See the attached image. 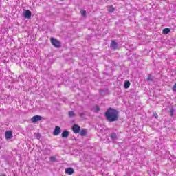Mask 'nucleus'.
<instances>
[{"label": "nucleus", "instance_id": "nucleus-23", "mask_svg": "<svg viewBox=\"0 0 176 176\" xmlns=\"http://www.w3.org/2000/svg\"><path fill=\"white\" fill-rule=\"evenodd\" d=\"M85 113H80V114H79V116H80V118H83L84 116H85Z\"/></svg>", "mask_w": 176, "mask_h": 176}, {"label": "nucleus", "instance_id": "nucleus-21", "mask_svg": "<svg viewBox=\"0 0 176 176\" xmlns=\"http://www.w3.org/2000/svg\"><path fill=\"white\" fill-rule=\"evenodd\" d=\"M147 80H153V78L151 74H148Z\"/></svg>", "mask_w": 176, "mask_h": 176}, {"label": "nucleus", "instance_id": "nucleus-19", "mask_svg": "<svg viewBox=\"0 0 176 176\" xmlns=\"http://www.w3.org/2000/svg\"><path fill=\"white\" fill-rule=\"evenodd\" d=\"M174 109L171 108L170 110V116H174Z\"/></svg>", "mask_w": 176, "mask_h": 176}, {"label": "nucleus", "instance_id": "nucleus-4", "mask_svg": "<svg viewBox=\"0 0 176 176\" xmlns=\"http://www.w3.org/2000/svg\"><path fill=\"white\" fill-rule=\"evenodd\" d=\"M72 131L75 134H78L80 131V126L78 124H74L72 126Z\"/></svg>", "mask_w": 176, "mask_h": 176}, {"label": "nucleus", "instance_id": "nucleus-22", "mask_svg": "<svg viewBox=\"0 0 176 176\" xmlns=\"http://www.w3.org/2000/svg\"><path fill=\"white\" fill-rule=\"evenodd\" d=\"M172 90L173 91L176 92V83L173 86Z\"/></svg>", "mask_w": 176, "mask_h": 176}, {"label": "nucleus", "instance_id": "nucleus-1", "mask_svg": "<svg viewBox=\"0 0 176 176\" xmlns=\"http://www.w3.org/2000/svg\"><path fill=\"white\" fill-rule=\"evenodd\" d=\"M104 116L107 122H109V123L118 122V120H119V111L110 107L105 112Z\"/></svg>", "mask_w": 176, "mask_h": 176}, {"label": "nucleus", "instance_id": "nucleus-16", "mask_svg": "<svg viewBox=\"0 0 176 176\" xmlns=\"http://www.w3.org/2000/svg\"><path fill=\"white\" fill-rule=\"evenodd\" d=\"M114 10H115V8H113L112 6H109V7L108 8V11L110 12H113Z\"/></svg>", "mask_w": 176, "mask_h": 176}, {"label": "nucleus", "instance_id": "nucleus-2", "mask_svg": "<svg viewBox=\"0 0 176 176\" xmlns=\"http://www.w3.org/2000/svg\"><path fill=\"white\" fill-rule=\"evenodd\" d=\"M50 41H51V43L53 46H54V47H56V48H59V47H61V42H60V41L57 40L56 38H54L53 37H52L50 38Z\"/></svg>", "mask_w": 176, "mask_h": 176}, {"label": "nucleus", "instance_id": "nucleus-3", "mask_svg": "<svg viewBox=\"0 0 176 176\" xmlns=\"http://www.w3.org/2000/svg\"><path fill=\"white\" fill-rule=\"evenodd\" d=\"M43 120V117L41 116H34L31 118L32 123H37V122H39V120Z\"/></svg>", "mask_w": 176, "mask_h": 176}, {"label": "nucleus", "instance_id": "nucleus-18", "mask_svg": "<svg viewBox=\"0 0 176 176\" xmlns=\"http://www.w3.org/2000/svg\"><path fill=\"white\" fill-rule=\"evenodd\" d=\"M94 109V112H98V111H100V107L98 106H95Z\"/></svg>", "mask_w": 176, "mask_h": 176}, {"label": "nucleus", "instance_id": "nucleus-6", "mask_svg": "<svg viewBox=\"0 0 176 176\" xmlns=\"http://www.w3.org/2000/svg\"><path fill=\"white\" fill-rule=\"evenodd\" d=\"M60 133H61V128H60V126H55V129L53 132V135L57 136L60 134Z\"/></svg>", "mask_w": 176, "mask_h": 176}, {"label": "nucleus", "instance_id": "nucleus-13", "mask_svg": "<svg viewBox=\"0 0 176 176\" xmlns=\"http://www.w3.org/2000/svg\"><path fill=\"white\" fill-rule=\"evenodd\" d=\"M80 135H81L82 137H85V135H86L87 131L85 129H82L81 131H80Z\"/></svg>", "mask_w": 176, "mask_h": 176}, {"label": "nucleus", "instance_id": "nucleus-17", "mask_svg": "<svg viewBox=\"0 0 176 176\" xmlns=\"http://www.w3.org/2000/svg\"><path fill=\"white\" fill-rule=\"evenodd\" d=\"M81 16H82V17H86V10H81Z\"/></svg>", "mask_w": 176, "mask_h": 176}, {"label": "nucleus", "instance_id": "nucleus-12", "mask_svg": "<svg viewBox=\"0 0 176 176\" xmlns=\"http://www.w3.org/2000/svg\"><path fill=\"white\" fill-rule=\"evenodd\" d=\"M124 89H129L130 87V81H125L124 83Z\"/></svg>", "mask_w": 176, "mask_h": 176}, {"label": "nucleus", "instance_id": "nucleus-24", "mask_svg": "<svg viewBox=\"0 0 176 176\" xmlns=\"http://www.w3.org/2000/svg\"><path fill=\"white\" fill-rule=\"evenodd\" d=\"M153 116H154V118H155V119H157L159 116L157 115V113H154Z\"/></svg>", "mask_w": 176, "mask_h": 176}, {"label": "nucleus", "instance_id": "nucleus-9", "mask_svg": "<svg viewBox=\"0 0 176 176\" xmlns=\"http://www.w3.org/2000/svg\"><path fill=\"white\" fill-rule=\"evenodd\" d=\"M69 137V131L65 130L62 133V138H68Z\"/></svg>", "mask_w": 176, "mask_h": 176}, {"label": "nucleus", "instance_id": "nucleus-10", "mask_svg": "<svg viewBox=\"0 0 176 176\" xmlns=\"http://www.w3.org/2000/svg\"><path fill=\"white\" fill-rule=\"evenodd\" d=\"M65 173L68 175H72L74 174V168H67L65 169Z\"/></svg>", "mask_w": 176, "mask_h": 176}, {"label": "nucleus", "instance_id": "nucleus-5", "mask_svg": "<svg viewBox=\"0 0 176 176\" xmlns=\"http://www.w3.org/2000/svg\"><path fill=\"white\" fill-rule=\"evenodd\" d=\"M23 16L25 19H31V16H32V14L31 13V11H30L29 10H25L23 13Z\"/></svg>", "mask_w": 176, "mask_h": 176}, {"label": "nucleus", "instance_id": "nucleus-8", "mask_svg": "<svg viewBox=\"0 0 176 176\" xmlns=\"http://www.w3.org/2000/svg\"><path fill=\"white\" fill-rule=\"evenodd\" d=\"M110 47L114 50L118 49V43H116L114 40H112L110 44Z\"/></svg>", "mask_w": 176, "mask_h": 176}, {"label": "nucleus", "instance_id": "nucleus-7", "mask_svg": "<svg viewBox=\"0 0 176 176\" xmlns=\"http://www.w3.org/2000/svg\"><path fill=\"white\" fill-rule=\"evenodd\" d=\"M12 136H13V132L12 131H7L5 133V137L6 140H10V138H12Z\"/></svg>", "mask_w": 176, "mask_h": 176}, {"label": "nucleus", "instance_id": "nucleus-20", "mask_svg": "<svg viewBox=\"0 0 176 176\" xmlns=\"http://www.w3.org/2000/svg\"><path fill=\"white\" fill-rule=\"evenodd\" d=\"M50 162H56V157L52 156L50 158Z\"/></svg>", "mask_w": 176, "mask_h": 176}, {"label": "nucleus", "instance_id": "nucleus-14", "mask_svg": "<svg viewBox=\"0 0 176 176\" xmlns=\"http://www.w3.org/2000/svg\"><path fill=\"white\" fill-rule=\"evenodd\" d=\"M68 115L69 118H75V113L74 111H69Z\"/></svg>", "mask_w": 176, "mask_h": 176}, {"label": "nucleus", "instance_id": "nucleus-11", "mask_svg": "<svg viewBox=\"0 0 176 176\" xmlns=\"http://www.w3.org/2000/svg\"><path fill=\"white\" fill-rule=\"evenodd\" d=\"M170 31V28H165L162 30V34H164V35H167V34H168Z\"/></svg>", "mask_w": 176, "mask_h": 176}, {"label": "nucleus", "instance_id": "nucleus-15", "mask_svg": "<svg viewBox=\"0 0 176 176\" xmlns=\"http://www.w3.org/2000/svg\"><path fill=\"white\" fill-rule=\"evenodd\" d=\"M111 140H116V138H118V135H116V133H112L111 135Z\"/></svg>", "mask_w": 176, "mask_h": 176}, {"label": "nucleus", "instance_id": "nucleus-25", "mask_svg": "<svg viewBox=\"0 0 176 176\" xmlns=\"http://www.w3.org/2000/svg\"><path fill=\"white\" fill-rule=\"evenodd\" d=\"M61 2H63V1H64V0H60Z\"/></svg>", "mask_w": 176, "mask_h": 176}]
</instances>
